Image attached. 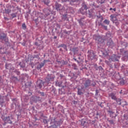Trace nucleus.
<instances>
[{
  "label": "nucleus",
  "instance_id": "20",
  "mask_svg": "<svg viewBox=\"0 0 128 128\" xmlns=\"http://www.w3.org/2000/svg\"><path fill=\"white\" fill-rule=\"evenodd\" d=\"M11 16H12V18H16V13H13L11 14Z\"/></svg>",
  "mask_w": 128,
  "mask_h": 128
},
{
  "label": "nucleus",
  "instance_id": "45",
  "mask_svg": "<svg viewBox=\"0 0 128 128\" xmlns=\"http://www.w3.org/2000/svg\"><path fill=\"white\" fill-rule=\"evenodd\" d=\"M44 116V114H42V116Z\"/></svg>",
  "mask_w": 128,
  "mask_h": 128
},
{
  "label": "nucleus",
  "instance_id": "30",
  "mask_svg": "<svg viewBox=\"0 0 128 128\" xmlns=\"http://www.w3.org/2000/svg\"><path fill=\"white\" fill-rule=\"evenodd\" d=\"M20 64H22V62H20V64H19L21 68H24V64L22 66V65H20Z\"/></svg>",
  "mask_w": 128,
  "mask_h": 128
},
{
  "label": "nucleus",
  "instance_id": "15",
  "mask_svg": "<svg viewBox=\"0 0 128 128\" xmlns=\"http://www.w3.org/2000/svg\"><path fill=\"white\" fill-rule=\"evenodd\" d=\"M110 22L108 20H105L104 21V23L106 24H107L108 26V24H110Z\"/></svg>",
  "mask_w": 128,
  "mask_h": 128
},
{
  "label": "nucleus",
  "instance_id": "36",
  "mask_svg": "<svg viewBox=\"0 0 128 128\" xmlns=\"http://www.w3.org/2000/svg\"><path fill=\"white\" fill-rule=\"evenodd\" d=\"M113 10H114V12H116V8H114L113 9Z\"/></svg>",
  "mask_w": 128,
  "mask_h": 128
},
{
  "label": "nucleus",
  "instance_id": "29",
  "mask_svg": "<svg viewBox=\"0 0 128 128\" xmlns=\"http://www.w3.org/2000/svg\"><path fill=\"white\" fill-rule=\"evenodd\" d=\"M108 112H110V114H114V112H112V110L108 111Z\"/></svg>",
  "mask_w": 128,
  "mask_h": 128
},
{
  "label": "nucleus",
  "instance_id": "1",
  "mask_svg": "<svg viewBox=\"0 0 128 128\" xmlns=\"http://www.w3.org/2000/svg\"><path fill=\"white\" fill-rule=\"evenodd\" d=\"M54 78H56V76L54 75V74H48L46 77V82H54Z\"/></svg>",
  "mask_w": 128,
  "mask_h": 128
},
{
  "label": "nucleus",
  "instance_id": "2",
  "mask_svg": "<svg viewBox=\"0 0 128 128\" xmlns=\"http://www.w3.org/2000/svg\"><path fill=\"white\" fill-rule=\"evenodd\" d=\"M88 58H90V60H94V58H96V54H94V51L90 50L88 51Z\"/></svg>",
  "mask_w": 128,
  "mask_h": 128
},
{
  "label": "nucleus",
  "instance_id": "46",
  "mask_svg": "<svg viewBox=\"0 0 128 128\" xmlns=\"http://www.w3.org/2000/svg\"><path fill=\"white\" fill-rule=\"evenodd\" d=\"M6 18H5V19H6Z\"/></svg>",
  "mask_w": 128,
  "mask_h": 128
},
{
  "label": "nucleus",
  "instance_id": "42",
  "mask_svg": "<svg viewBox=\"0 0 128 128\" xmlns=\"http://www.w3.org/2000/svg\"><path fill=\"white\" fill-rule=\"evenodd\" d=\"M54 38H56V36H54Z\"/></svg>",
  "mask_w": 128,
  "mask_h": 128
},
{
  "label": "nucleus",
  "instance_id": "17",
  "mask_svg": "<svg viewBox=\"0 0 128 128\" xmlns=\"http://www.w3.org/2000/svg\"><path fill=\"white\" fill-rule=\"evenodd\" d=\"M4 102V98H2V96L0 95V104L2 106Z\"/></svg>",
  "mask_w": 128,
  "mask_h": 128
},
{
  "label": "nucleus",
  "instance_id": "12",
  "mask_svg": "<svg viewBox=\"0 0 128 128\" xmlns=\"http://www.w3.org/2000/svg\"><path fill=\"white\" fill-rule=\"evenodd\" d=\"M45 16H50V10H45Z\"/></svg>",
  "mask_w": 128,
  "mask_h": 128
},
{
  "label": "nucleus",
  "instance_id": "31",
  "mask_svg": "<svg viewBox=\"0 0 128 128\" xmlns=\"http://www.w3.org/2000/svg\"><path fill=\"white\" fill-rule=\"evenodd\" d=\"M38 86H39L40 88H42V84H38Z\"/></svg>",
  "mask_w": 128,
  "mask_h": 128
},
{
  "label": "nucleus",
  "instance_id": "21",
  "mask_svg": "<svg viewBox=\"0 0 128 128\" xmlns=\"http://www.w3.org/2000/svg\"><path fill=\"white\" fill-rule=\"evenodd\" d=\"M22 28L23 30H26V24L24 23L22 24Z\"/></svg>",
  "mask_w": 128,
  "mask_h": 128
},
{
  "label": "nucleus",
  "instance_id": "37",
  "mask_svg": "<svg viewBox=\"0 0 128 128\" xmlns=\"http://www.w3.org/2000/svg\"><path fill=\"white\" fill-rule=\"evenodd\" d=\"M42 96H44V93L42 92Z\"/></svg>",
  "mask_w": 128,
  "mask_h": 128
},
{
  "label": "nucleus",
  "instance_id": "26",
  "mask_svg": "<svg viewBox=\"0 0 128 128\" xmlns=\"http://www.w3.org/2000/svg\"><path fill=\"white\" fill-rule=\"evenodd\" d=\"M114 24H116V26H118L119 24V22L117 21H115L114 22H113Z\"/></svg>",
  "mask_w": 128,
  "mask_h": 128
},
{
  "label": "nucleus",
  "instance_id": "38",
  "mask_svg": "<svg viewBox=\"0 0 128 128\" xmlns=\"http://www.w3.org/2000/svg\"><path fill=\"white\" fill-rule=\"evenodd\" d=\"M120 52H122V49L120 50Z\"/></svg>",
  "mask_w": 128,
  "mask_h": 128
},
{
  "label": "nucleus",
  "instance_id": "4",
  "mask_svg": "<svg viewBox=\"0 0 128 128\" xmlns=\"http://www.w3.org/2000/svg\"><path fill=\"white\" fill-rule=\"evenodd\" d=\"M2 120L4 122H8V124H12V120H10V116L4 117L2 118Z\"/></svg>",
  "mask_w": 128,
  "mask_h": 128
},
{
  "label": "nucleus",
  "instance_id": "16",
  "mask_svg": "<svg viewBox=\"0 0 128 128\" xmlns=\"http://www.w3.org/2000/svg\"><path fill=\"white\" fill-rule=\"evenodd\" d=\"M116 100L117 104H120V106L122 104V102H122V100L120 99V98L118 99L116 98Z\"/></svg>",
  "mask_w": 128,
  "mask_h": 128
},
{
  "label": "nucleus",
  "instance_id": "27",
  "mask_svg": "<svg viewBox=\"0 0 128 128\" xmlns=\"http://www.w3.org/2000/svg\"><path fill=\"white\" fill-rule=\"evenodd\" d=\"M84 124H86V121L82 120V121L81 122V124H82V126H84Z\"/></svg>",
  "mask_w": 128,
  "mask_h": 128
},
{
  "label": "nucleus",
  "instance_id": "23",
  "mask_svg": "<svg viewBox=\"0 0 128 128\" xmlns=\"http://www.w3.org/2000/svg\"><path fill=\"white\" fill-rule=\"evenodd\" d=\"M82 8H84V10H88V6H86V4H84L83 6H82Z\"/></svg>",
  "mask_w": 128,
  "mask_h": 128
},
{
  "label": "nucleus",
  "instance_id": "44",
  "mask_svg": "<svg viewBox=\"0 0 128 128\" xmlns=\"http://www.w3.org/2000/svg\"><path fill=\"white\" fill-rule=\"evenodd\" d=\"M96 94H98V90H96Z\"/></svg>",
  "mask_w": 128,
  "mask_h": 128
},
{
  "label": "nucleus",
  "instance_id": "5",
  "mask_svg": "<svg viewBox=\"0 0 128 128\" xmlns=\"http://www.w3.org/2000/svg\"><path fill=\"white\" fill-rule=\"evenodd\" d=\"M56 10H64V8L62 6V4L58 3L56 4Z\"/></svg>",
  "mask_w": 128,
  "mask_h": 128
},
{
  "label": "nucleus",
  "instance_id": "25",
  "mask_svg": "<svg viewBox=\"0 0 128 128\" xmlns=\"http://www.w3.org/2000/svg\"><path fill=\"white\" fill-rule=\"evenodd\" d=\"M62 82H59L58 83V86H62Z\"/></svg>",
  "mask_w": 128,
  "mask_h": 128
},
{
  "label": "nucleus",
  "instance_id": "14",
  "mask_svg": "<svg viewBox=\"0 0 128 128\" xmlns=\"http://www.w3.org/2000/svg\"><path fill=\"white\" fill-rule=\"evenodd\" d=\"M110 18H112V22H116L118 20L116 19V17L112 16H110Z\"/></svg>",
  "mask_w": 128,
  "mask_h": 128
},
{
  "label": "nucleus",
  "instance_id": "6",
  "mask_svg": "<svg viewBox=\"0 0 128 128\" xmlns=\"http://www.w3.org/2000/svg\"><path fill=\"white\" fill-rule=\"evenodd\" d=\"M0 40H5V42H8V39L6 38V34H4V36H0Z\"/></svg>",
  "mask_w": 128,
  "mask_h": 128
},
{
  "label": "nucleus",
  "instance_id": "43",
  "mask_svg": "<svg viewBox=\"0 0 128 128\" xmlns=\"http://www.w3.org/2000/svg\"><path fill=\"white\" fill-rule=\"evenodd\" d=\"M74 60H76V58H74Z\"/></svg>",
  "mask_w": 128,
  "mask_h": 128
},
{
  "label": "nucleus",
  "instance_id": "11",
  "mask_svg": "<svg viewBox=\"0 0 128 128\" xmlns=\"http://www.w3.org/2000/svg\"><path fill=\"white\" fill-rule=\"evenodd\" d=\"M109 96H110L112 100H116V96L115 94L111 93L109 94Z\"/></svg>",
  "mask_w": 128,
  "mask_h": 128
},
{
  "label": "nucleus",
  "instance_id": "41",
  "mask_svg": "<svg viewBox=\"0 0 128 128\" xmlns=\"http://www.w3.org/2000/svg\"><path fill=\"white\" fill-rule=\"evenodd\" d=\"M31 100H34V97H32Z\"/></svg>",
  "mask_w": 128,
  "mask_h": 128
},
{
  "label": "nucleus",
  "instance_id": "33",
  "mask_svg": "<svg viewBox=\"0 0 128 128\" xmlns=\"http://www.w3.org/2000/svg\"><path fill=\"white\" fill-rule=\"evenodd\" d=\"M77 0H72V2H76Z\"/></svg>",
  "mask_w": 128,
  "mask_h": 128
},
{
  "label": "nucleus",
  "instance_id": "19",
  "mask_svg": "<svg viewBox=\"0 0 128 128\" xmlns=\"http://www.w3.org/2000/svg\"><path fill=\"white\" fill-rule=\"evenodd\" d=\"M11 10L10 9H5V14H10V12Z\"/></svg>",
  "mask_w": 128,
  "mask_h": 128
},
{
  "label": "nucleus",
  "instance_id": "13",
  "mask_svg": "<svg viewBox=\"0 0 128 128\" xmlns=\"http://www.w3.org/2000/svg\"><path fill=\"white\" fill-rule=\"evenodd\" d=\"M112 60H110V59H108V61L105 60L106 64H108V66H112V64H112Z\"/></svg>",
  "mask_w": 128,
  "mask_h": 128
},
{
  "label": "nucleus",
  "instance_id": "40",
  "mask_svg": "<svg viewBox=\"0 0 128 128\" xmlns=\"http://www.w3.org/2000/svg\"><path fill=\"white\" fill-rule=\"evenodd\" d=\"M113 10L112 8H110V10Z\"/></svg>",
  "mask_w": 128,
  "mask_h": 128
},
{
  "label": "nucleus",
  "instance_id": "9",
  "mask_svg": "<svg viewBox=\"0 0 128 128\" xmlns=\"http://www.w3.org/2000/svg\"><path fill=\"white\" fill-rule=\"evenodd\" d=\"M118 58H120V57L114 56H112V59H109V60H112V62H118Z\"/></svg>",
  "mask_w": 128,
  "mask_h": 128
},
{
  "label": "nucleus",
  "instance_id": "8",
  "mask_svg": "<svg viewBox=\"0 0 128 128\" xmlns=\"http://www.w3.org/2000/svg\"><path fill=\"white\" fill-rule=\"evenodd\" d=\"M107 46L111 47L114 46V42H112V40L111 38H110L108 42Z\"/></svg>",
  "mask_w": 128,
  "mask_h": 128
},
{
  "label": "nucleus",
  "instance_id": "39",
  "mask_svg": "<svg viewBox=\"0 0 128 128\" xmlns=\"http://www.w3.org/2000/svg\"><path fill=\"white\" fill-rule=\"evenodd\" d=\"M120 94H122V90H120Z\"/></svg>",
  "mask_w": 128,
  "mask_h": 128
},
{
  "label": "nucleus",
  "instance_id": "24",
  "mask_svg": "<svg viewBox=\"0 0 128 128\" xmlns=\"http://www.w3.org/2000/svg\"><path fill=\"white\" fill-rule=\"evenodd\" d=\"M60 48H64V46H65V48H66V45L63 44H62L60 45Z\"/></svg>",
  "mask_w": 128,
  "mask_h": 128
},
{
  "label": "nucleus",
  "instance_id": "35",
  "mask_svg": "<svg viewBox=\"0 0 128 128\" xmlns=\"http://www.w3.org/2000/svg\"><path fill=\"white\" fill-rule=\"evenodd\" d=\"M35 44H36V46H38V42H36V43H35Z\"/></svg>",
  "mask_w": 128,
  "mask_h": 128
},
{
  "label": "nucleus",
  "instance_id": "18",
  "mask_svg": "<svg viewBox=\"0 0 128 128\" xmlns=\"http://www.w3.org/2000/svg\"><path fill=\"white\" fill-rule=\"evenodd\" d=\"M78 94L79 96H80L81 94H82L84 93L82 92V89L78 88Z\"/></svg>",
  "mask_w": 128,
  "mask_h": 128
},
{
  "label": "nucleus",
  "instance_id": "7",
  "mask_svg": "<svg viewBox=\"0 0 128 128\" xmlns=\"http://www.w3.org/2000/svg\"><path fill=\"white\" fill-rule=\"evenodd\" d=\"M84 86L86 88H88V86H91L90 80H86L84 83Z\"/></svg>",
  "mask_w": 128,
  "mask_h": 128
},
{
  "label": "nucleus",
  "instance_id": "28",
  "mask_svg": "<svg viewBox=\"0 0 128 128\" xmlns=\"http://www.w3.org/2000/svg\"><path fill=\"white\" fill-rule=\"evenodd\" d=\"M109 122H110V124H114V120H109Z\"/></svg>",
  "mask_w": 128,
  "mask_h": 128
},
{
  "label": "nucleus",
  "instance_id": "22",
  "mask_svg": "<svg viewBox=\"0 0 128 128\" xmlns=\"http://www.w3.org/2000/svg\"><path fill=\"white\" fill-rule=\"evenodd\" d=\"M100 25L102 26H103V28H104L106 30H108V26H106L102 24H100Z\"/></svg>",
  "mask_w": 128,
  "mask_h": 128
},
{
  "label": "nucleus",
  "instance_id": "3",
  "mask_svg": "<svg viewBox=\"0 0 128 128\" xmlns=\"http://www.w3.org/2000/svg\"><path fill=\"white\" fill-rule=\"evenodd\" d=\"M96 40L98 42V44H104V40L100 36H96Z\"/></svg>",
  "mask_w": 128,
  "mask_h": 128
},
{
  "label": "nucleus",
  "instance_id": "34",
  "mask_svg": "<svg viewBox=\"0 0 128 128\" xmlns=\"http://www.w3.org/2000/svg\"><path fill=\"white\" fill-rule=\"evenodd\" d=\"M124 102V105L126 106V104H127L126 102Z\"/></svg>",
  "mask_w": 128,
  "mask_h": 128
},
{
  "label": "nucleus",
  "instance_id": "32",
  "mask_svg": "<svg viewBox=\"0 0 128 128\" xmlns=\"http://www.w3.org/2000/svg\"><path fill=\"white\" fill-rule=\"evenodd\" d=\"M43 122H48L46 121V120H44Z\"/></svg>",
  "mask_w": 128,
  "mask_h": 128
},
{
  "label": "nucleus",
  "instance_id": "10",
  "mask_svg": "<svg viewBox=\"0 0 128 128\" xmlns=\"http://www.w3.org/2000/svg\"><path fill=\"white\" fill-rule=\"evenodd\" d=\"M46 62H48V60H44V62L43 63H40L38 66L37 68L38 70H40V68H42V66H44V63Z\"/></svg>",
  "mask_w": 128,
  "mask_h": 128
}]
</instances>
